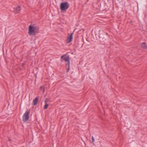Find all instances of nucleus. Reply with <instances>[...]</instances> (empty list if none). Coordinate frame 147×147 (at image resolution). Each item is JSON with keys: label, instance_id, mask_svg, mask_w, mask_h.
Returning <instances> with one entry per match:
<instances>
[{"label": "nucleus", "instance_id": "nucleus-1", "mask_svg": "<svg viewBox=\"0 0 147 147\" xmlns=\"http://www.w3.org/2000/svg\"><path fill=\"white\" fill-rule=\"evenodd\" d=\"M39 30L38 27L30 25L29 27L28 33L30 35H35L38 32Z\"/></svg>", "mask_w": 147, "mask_h": 147}, {"label": "nucleus", "instance_id": "nucleus-2", "mask_svg": "<svg viewBox=\"0 0 147 147\" xmlns=\"http://www.w3.org/2000/svg\"><path fill=\"white\" fill-rule=\"evenodd\" d=\"M69 7V3L67 2H62L61 3L60 9L61 11H66Z\"/></svg>", "mask_w": 147, "mask_h": 147}, {"label": "nucleus", "instance_id": "nucleus-3", "mask_svg": "<svg viewBox=\"0 0 147 147\" xmlns=\"http://www.w3.org/2000/svg\"><path fill=\"white\" fill-rule=\"evenodd\" d=\"M29 111L27 110L22 116V120L24 122H26L29 119Z\"/></svg>", "mask_w": 147, "mask_h": 147}, {"label": "nucleus", "instance_id": "nucleus-4", "mask_svg": "<svg viewBox=\"0 0 147 147\" xmlns=\"http://www.w3.org/2000/svg\"><path fill=\"white\" fill-rule=\"evenodd\" d=\"M63 58L65 61L68 62V65L70 66L69 57L68 56H66V55H62L61 57V58Z\"/></svg>", "mask_w": 147, "mask_h": 147}, {"label": "nucleus", "instance_id": "nucleus-5", "mask_svg": "<svg viewBox=\"0 0 147 147\" xmlns=\"http://www.w3.org/2000/svg\"><path fill=\"white\" fill-rule=\"evenodd\" d=\"M21 9L20 8V7L19 6H18L16 7V8H14V11L15 13L17 14L20 12Z\"/></svg>", "mask_w": 147, "mask_h": 147}, {"label": "nucleus", "instance_id": "nucleus-6", "mask_svg": "<svg viewBox=\"0 0 147 147\" xmlns=\"http://www.w3.org/2000/svg\"><path fill=\"white\" fill-rule=\"evenodd\" d=\"M73 33L71 34V35L68 37L67 42L69 43L71 42L72 40Z\"/></svg>", "mask_w": 147, "mask_h": 147}, {"label": "nucleus", "instance_id": "nucleus-7", "mask_svg": "<svg viewBox=\"0 0 147 147\" xmlns=\"http://www.w3.org/2000/svg\"><path fill=\"white\" fill-rule=\"evenodd\" d=\"M38 97H36L35 99L33 100V105H36L37 104L38 101Z\"/></svg>", "mask_w": 147, "mask_h": 147}, {"label": "nucleus", "instance_id": "nucleus-8", "mask_svg": "<svg viewBox=\"0 0 147 147\" xmlns=\"http://www.w3.org/2000/svg\"><path fill=\"white\" fill-rule=\"evenodd\" d=\"M141 46L144 49H146L147 48L146 44L145 42L142 43L141 45Z\"/></svg>", "mask_w": 147, "mask_h": 147}, {"label": "nucleus", "instance_id": "nucleus-9", "mask_svg": "<svg viewBox=\"0 0 147 147\" xmlns=\"http://www.w3.org/2000/svg\"><path fill=\"white\" fill-rule=\"evenodd\" d=\"M48 106V105L47 103L45 104L44 107V109H46L47 108Z\"/></svg>", "mask_w": 147, "mask_h": 147}, {"label": "nucleus", "instance_id": "nucleus-10", "mask_svg": "<svg viewBox=\"0 0 147 147\" xmlns=\"http://www.w3.org/2000/svg\"><path fill=\"white\" fill-rule=\"evenodd\" d=\"M40 88H41V90H43V91L44 92V87L43 86H41Z\"/></svg>", "mask_w": 147, "mask_h": 147}, {"label": "nucleus", "instance_id": "nucleus-11", "mask_svg": "<svg viewBox=\"0 0 147 147\" xmlns=\"http://www.w3.org/2000/svg\"><path fill=\"white\" fill-rule=\"evenodd\" d=\"M69 66H68V68L67 69V71H66L67 72H68L69 71Z\"/></svg>", "mask_w": 147, "mask_h": 147}, {"label": "nucleus", "instance_id": "nucleus-12", "mask_svg": "<svg viewBox=\"0 0 147 147\" xmlns=\"http://www.w3.org/2000/svg\"><path fill=\"white\" fill-rule=\"evenodd\" d=\"M47 101H48V100L47 99H46L45 101V104L47 103Z\"/></svg>", "mask_w": 147, "mask_h": 147}, {"label": "nucleus", "instance_id": "nucleus-13", "mask_svg": "<svg viewBox=\"0 0 147 147\" xmlns=\"http://www.w3.org/2000/svg\"><path fill=\"white\" fill-rule=\"evenodd\" d=\"M94 139V138L93 136H92V140H93Z\"/></svg>", "mask_w": 147, "mask_h": 147}, {"label": "nucleus", "instance_id": "nucleus-14", "mask_svg": "<svg viewBox=\"0 0 147 147\" xmlns=\"http://www.w3.org/2000/svg\"><path fill=\"white\" fill-rule=\"evenodd\" d=\"M94 139L92 140V142H94Z\"/></svg>", "mask_w": 147, "mask_h": 147}, {"label": "nucleus", "instance_id": "nucleus-15", "mask_svg": "<svg viewBox=\"0 0 147 147\" xmlns=\"http://www.w3.org/2000/svg\"><path fill=\"white\" fill-rule=\"evenodd\" d=\"M24 64H22V66H23L24 65Z\"/></svg>", "mask_w": 147, "mask_h": 147}]
</instances>
